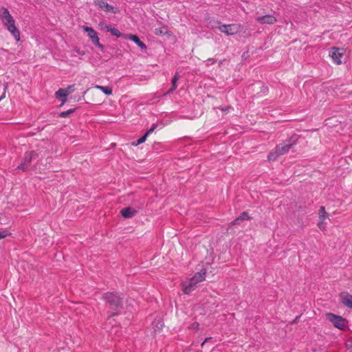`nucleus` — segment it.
<instances>
[{"instance_id":"nucleus-1","label":"nucleus","mask_w":352,"mask_h":352,"mask_svg":"<svg viewBox=\"0 0 352 352\" xmlns=\"http://www.w3.org/2000/svg\"><path fill=\"white\" fill-rule=\"evenodd\" d=\"M0 19L6 30L16 41H19L20 40V31L16 28L15 21L8 8L5 7L0 8Z\"/></svg>"},{"instance_id":"nucleus-2","label":"nucleus","mask_w":352,"mask_h":352,"mask_svg":"<svg viewBox=\"0 0 352 352\" xmlns=\"http://www.w3.org/2000/svg\"><path fill=\"white\" fill-rule=\"evenodd\" d=\"M102 299L110 309L118 310L122 308V298L117 293L107 292L102 295Z\"/></svg>"},{"instance_id":"nucleus-3","label":"nucleus","mask_w":352,"mask_h":352,"mask_svg":"<svg viewBox=\"0 0 352 352\" xmlns=\"http://www.w3.org/2000/svg\"><path fill=\"white\" fill-rule=\"evenodd\" d=\"M38 157V153L35 151H28L25 153L21 163L17 166L18 169L27 171L30 169L32 162Z\"/></svg>"},{"instance_id":"nucleus-4","label":"nucleus","mask_w":352,"mask_h":352,"mask_svg":"<svg viewBox=\"0 0 352 352\" xmlns=\"http://www.w3.org/2000/svg\"><path fill=\"white\" fill-rule=\"evenodd\" d=\"M327 317L335 327L340 330H344L347 326L348 321L340 316L328 313Z\"/></svg>"},{"instance_id":"nucleus-5","label":"nucleus","mask_w":352,"mask_h":352,"mask_svg":"<svg viewBox=\"0 0 352 352\" xmlns=\"http://www.w3.org/2000/svg\"><path fill=\"white\" fill-rule=\"evenodd\" d=\"M240 25L237 24L221 25L219 27L220 32L227 35H234L239 32Z\"/></svg>"},{"instance_id":"nucleus-6","label":"nucleus","mask_w":352,"mask_h":352,"mask_svg":"<svg viewBox=\"0 0 352 352\" xmlns=\"http://www.w3.org/2000/svg\"><path fill=\"white\" fill-rule=\"evenodd\" d=\"M82 29L85 32H86L87 33L89 37L90 38L92 43L95 45L98 46L100 49H103V45H101L99 42V38L98 36L97 32L92 28L87 27V26H82Z\"/></svg>"},{"instance_id":"nucleus-7","label":"nucleus","mask_w":352,"mask_h":352,"mask_svg":"<svg viewBox=\"0 0 352 352\" xmlns=\"http://www.w3.org/2000/svg\"><path fill=\"white\" fill-rule=\"evenodd\" d=\"M296 144V140H289L282 144L277 145L276 147L278 150V153L283 155L289 152V151Z\"/></svg>"},{"instance_id":"nucleus-8","label":"nucleus","mask_w":352,"mask_h":352,"mask_svg":"<svg viewBox=\"0 0 352 352\" xmlns=\"http://www.w3.org/2000/svg\"><path fill=\"white\" fill-rule=\"evenodd\" d=\"M94 3L96 6H98L105 12L113 14H116L118 12L117 8H115L114 6L108 4L104 0H94Z\"/></svg>"},{"instance_id":"nucleus-9","label":"nucleus","mask_w":352,"mask_h":352,"mask_svg":"<svg viewBox=\"0 0 352 352\" xmlns=\"http://www.w3.org/2000/svg\"><path fill=\"white\" fill-rule=\"evenodd\" d=\"M340 302L350 309H352V295L348 292H343L340 294Z\"/></svg>"},{"instance_id":"nucleus-10","label":"nucleus","mask_w":352,"mask_h":352,"mask_svg":"<svg viewBox=\"0 0 352 352\" xmlns=\"http://www.w3.org/2000/svg\"><path fill=\"white\" fill-rule=\"evenodd\" d=\"M330 56L336 64L340 65L342 63L341 58L342 57L343 54L340 52V49L336 47L331 48L330 51Z\"/></svg>"},{"instance_id":"nucleus-11","label":"nucleus","mask_w":352,"mask_h":352,"mask_svg":"<svg viewBox=\"0 0 352 352\" xmlns=\"http://www.w3.org/2000/svg\"><path fill=\"white\" fill-rule=\"evenodd\" d=\"M256 21L262 24L272 25V24H274L277 21V19L273 15L269 14V15L258 16L256 18Z\"/></svg>"},{"instance_id":"nucleus-12","label":"nucleus","mask_w":352,"mask_h":352,"mask_svg":"<svg viewBox=\"0 0 352 352\" xmlns=\"http://www.w3.org/2000/svg\"><path fill=\"white\" fill-rule=\"evenodd\" d=\"M182 285L183 287V292L185 294H189L196 288L197 286V283L195 281H192V278L188 282H183Z\"/></svg>"},{"instance_id":"nucleus-13","label":"nucleus","mask_w":352,"mask_h":352,"mask_svg":"<svg viewBox=\"0 0 352 352\" xmlns=\"http://www.w3.org/2000/svg\"><path fill=\"white\" fill-rule=\"evenodd\" d=\"M71 94V91L64 90V89H59L56 91V97L61 101V104H63L67 101V96Z\"/></svg>"},{"instance_id":"nucleus-14","label":"nucleus","mask_w":352,"mask_h":352,"mask_svg":"<svg viewBox=\"0 0 352 352\" xmlns=\"http://www.w3.org/2000/svg\"><path fill=\"white\" fill-rule=\"evenodd\" d=\"M120 214L125 219H129L134 217L137 214V210L131 208L127 207L120 210Z\"/></svg>"},{"instance_id":"nucleus-15","label":"nucleus","mask_w":352,"mask_h":352,"mask_svg":"<svg viewBox=\"0 0 352 352\" xmlns=\"http://www.w3.org/2000/svg\"><path fill=\"white\" fill-rule=\"evenodd\" d=\"M126 39L133 41L141 50H146V45L140 41L139 37L134 34H127Z\"/></svg>"},{"instance_id":"nucleus-16","label":"nucleus","mask_w":352,"mask_h":352,"mask_svg":"<svg viewBox=\"0 0 352 352\" xmlns=\"http://www.w3.org/2000/svg\"><path fill=\"white\" fill-rule=\"evenodd\" d=\"M106 28L107 31L111 32L112 35L116 36L118 38H123L126 39L127 34H122L117 28L111 27V25H107Z\"/></svg>"},{"instance_id":"nucleus-17","label":"nucleus","mask_w":352,"mask_h":352,"mask_svg":"<svg viewBox=\"0 0 352 352\" xmlns=\"http://www.w3.org/2000/svg\"><path fill=\"white\" fill-rule=\"evenodd\" d=\"M155 125H153L149 130L146 131V133L142 137L139 138L136 142H133L132 144L134 146H138L140 144L144 143L146 141L148 135L155 130Z\"/></svg>"},{"instance_id":"nucleus-18","label":"nucleus","mask_w":352,"mask_h":352,"mask_svg":"<svg viewBox=\"0 0 352 352\" xmlns=\"http://www.w3.org/2000/svg\"><path fill=\"white\" fill-rule=\"evenodd\" d=\"M205 276H206V271H203V272H197L194 276L192 278V281H195L197 284L201 282L202 280H204L205 279Z\"/></svg>"},{"instance_id":"nucleus-19","label":"nucleus","mask_w":352,"mask_h":352,"mask_svg":"<svg viewBox=\"0 0 352 352\" xmlns=\"http://www.w3.org/2000/svg\"><path fill=\"white\" fill-rule=\"evenodd\" d=\"M280 154L278 153V150L276 147L274 150L270 152L267 155V160L269 161H275Z\"/></svg>"},{"instance_id":"nucleus-20","label":"nucleus","mask_w":352,"mask_h":352,"mask_svg":"<svg viewBox=\"0 0 352 352\" xmlns=\"http://www.w3.org/2000/svg\"><path fill=\"white\" fill-rule=\"evenodd\" d=\"M249 219H250V217H249L248 213L247 212H243L232 222V224L235 225L239 221H244Z\"/></svg>"},{"instance_id":"nucleus-21","label":"nucleus","mask_w":352,"mask_h":352,"mask_svg":"<svg viewBox=\"0 0 352 352\" xmlns=\"http://www.w3.org/2000/svg\"><path fill=\"white\" fill-rule=\"evenodd\" d=\"M96 89L102 91L104 94L107 96H110L112 94V88L111 87H104L101 85H96L94 87Z\"/></svg>"},{"instance_id":"nucleus-22","label":"nucleus","mask_w":352,"mask_h":352,"mask_svg":"<svg viewBox=\"0 0 352 352\" xmlns=\"http://www.w3.org/2000/svg\"><path fill=\"white\" fill-rule=\"evenodd\" d=\"M179 79L178 74H175L172 79V87L167 91V94L172 93L177 88V81Z\"/></svg>"},{"instance_id":"nucleus-23","label":"nucleus","mask_w":352,"mask_h":352,"mask_svg":"<svg viewBox=\"0 0 352 352\" xmlns=\"http://www.w3.org/2000/svg\"><path fill=\"white\" fill-rule=\"evenodd\" d=\"M168 29L166 27L163 26L155 30V34L158 36H162L167 33Z\"/></svg>"},{"instance_id":"nucleus-24","label":"nucleus","mask_w":352,"mask_h":352,"mask_svg":"<svg viewBox=\"0 0 352 352\" xmlns=\"http://www.w3.org/2000/svg\"><path fill=\"white\" fill-rule=\"evenodd\" d=\"M318 215L319 219H326V218L328 217V214L327 213L324 206H320Z\"/></svg>"},{"instance_id":"nucleus-25","label":"nucleus","mask_w":352,"mask_h":352,"mask_svg":"<svg viewBox=\"0 0 352 352\" xmlns=\"http://www.w3.org/2000/svg\"><path fill=\"white\" fill-rule=\"evenodd\" d=\"M74 111H75L74 109H71L66 111H63L60 113L59 116L61 118H67V117L69 116V115L73 113L74 112Z\"/></svg>"},{"instance_id":"nucleus-26","label":"nucleus","mask_w":352,"mask_h":352,"mask_svg":"<svg viewBox=\"0 0 352 352\" xmlns=\"http://www.w3.org/2000/svg\"><path fill=\"white\" fill-rule=\"evenodd\" d=\"M325 219H319V222L318 223V226L321 230H326V224L324 223Z\"/></svg>"},{"instance_id":"nucleus-27","label":"nucleus","mask_w":352,"mask_h":352,"mask_svg":"<svg viewBox=\"0 0 352 352\" xmlns=\"http://www.w3.org/2000/svg\"><path fill=\"white\" fill-rule=\"evenodd\" d=\"M10 234L11 233L6 230H0V240Z\"/></svg>"},{"instance_id":"nucleus-28","label":"nucleus","mask_w":352,"mask_h":352,"mask_svg":"<svg viewBox=\"0 0 352 352\" xmlns=\"http://www.w3.org/2000/svg\"><path fill=\"white\" fill-rule=\"evenodd\" d=\"M8 87V82H5L3 84V92L2 95L0 97V101L1 100H3L6 97V91H7Z\"/></svg>"},{"instance_id":"nucleus-29","label":"nucleus","mask_w":352,"mask_h":352,"mask_svg":"<svg viewBox=\"0 0 352 352\" xmlns=\"http://www.w3.org/2000/svg\"><path fill=\"white\" fill-rule=\"evenodd\" d=\"M74 51L78 54L80 56H84L85 54V52L83 50H81L79 47H76L74 49Z\"/></svg>"},{"instance_id":"nucleus-30","label":"nucleus","mask_w":352,"mask_h":352,"mask_svg":"<svg viewBox=\"0 0 352 352\" xmlns=\"http://www.w3.org/2000/svg\"><path fill=\"white\" fill-rule=\"evenodd\" d=\"M189 329H195L197 331L199 330V324L197 322H193L190 327H189Z\"/></svg>"},{"instance_id":"nucleus-31","label":"nucleus","mask_w":352,"mask_h":352,"mask_svg":"<svg viewBox=\"0 0 352 352\" xmlns=\"http://www.w3.org/2000/svg\"><path fill=\"white\" fill-rule=\"evenodd\" d=\"M215 62H216L215 59H214L212 58H209L206 60V66H209L210 64H214V63H215Z\"/></svg>"},{"instance_id":"nucleus-32","label":"nucleus","mask_w":352,"mask_h":352,"mask_svg":"<svg viewBox=\"0 0 352 352\" xmlns=\"http://www.w3.org/2000/svg\"><path fill=\"white\" fill-rule=\"evenodd\" d=\"M346 346L348 347H352V338L349 339L346 342Z\"/></svg>"},{"instance_id":"nucleus-33","label":"nucleus","mask_w":352,"mask_h":352,"mask_svg":"<svg viewBox=\"0 0 352 352\" xmlns=\"http://www.w3.org/2000/svg\"><path fill=\"white\" fill-rule=\"evenodd\" d=\"M229 109H230V106H228V107H221V111H228Z\"/></svg>"},{"instance_id":"nucleus-34","label":"nucleus","mask_w":352,"mask_h":352,"mask_svg":"<svg viewBox=\"0 0 352 352\" xmlns=\"http://www.w3.org/2000/svg\"><path fill=\"white\" fill-rule=\"evenodd\" d=\"M73 87H74V85H69L66 89H64V90L71 91V92H72Z\"/></svg>"},{"instance_id":"nucleus-35","label":"nucleus","mask_w":352,"mask_h":352,"mask_svg":"<svg viewBox=\"0 0 352 352\" xmlns=\"http://www.w3.org/2000/svg\"><path fill=\"white\" fill-rule=\"evenodd\" d=\"M210 340H211V338H210V337H209V338H206L205 339V340L204 341V342L201 344V346H204V344L205 343H206L207 342H208Z\"/></svg>"},{"instance_id":"nucleus-36","label":"nucleus","mask_w":352,"mask_h":352,"mask_svg":"<svg viewBox=\"0 0 352 352\" xmlns=\"http://www.w3.org/2000/svg\"><path fill=\"white\" fill-rule=\"evenodd\" d=\"M114 315H116V314H113L109 315V317L110 318V317H111V316H114Z\"/></svg>"}]
</instances>
